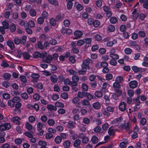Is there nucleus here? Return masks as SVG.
Listing matches in <instances>:
<instances>
[{"label":"nucleus","mask_w":148,"mask_h":148,"mask_svg":"<svg viewBox=\"0 0 148 148\" xmlns=\"http://www.w3.org/2000/svg\"><path fill=\"white\" fill-rule=\"evenodd\" d=\"M93 61L89 58H87L83 60L81 67L83 69H89V64L92 63Z\"/></svg>","instance_id":"1"},{"label":"nucleus","mask_w":148,"mask_h":148,"mask_svg":"<svg viewBox=\"0 0 148 148\" xmlns=\"http://www.w3.org/2000/svg\"><path fill=\"white\" fill-rule=\"evenodd\" d=\"M103 10L105 12L106 15L108 17H110L112 16V12L110 8L106 5L102 7Z\"/></svg>","instance_id":"2"},{"label":"nucleus","mask_w":148,"mask_h":148,"mask_svg":"<svg viewBox=\"0 0 148 148\" xmlns=\"http://www.w3.org/2000/svg\"><path fill=\"white\" fill-rule=\"evenodd\" d=\"M132 18L134 21H135L139 16V13L136 9L135 8L133 10L132 13Z\"/></svg>","instance_id":"3"},{"label":"nucleus","mask_w":148,"mask_h":148,"mask_svg":"<svg viewBox=\"0 0 148 148\" xmlns=\"http://www.w3.org/2000/svg\"><path fill=\"white\" fill-rule=\"evenodd\" d=\"M132 70L135 72H140L142 73L145 72V69L144 68L139 67L136 66H133L132 67Z\"/></svg>","instance_id":"4"},{"label":"nucleus","mask_w":148,"mask_h":148,"mask_svg":"<svg viewBox=\"0 0 148 148\" xmlns=\"http://www.w3.org/2000/svg\"><path fill=\"white\" fill-rule=\"evenodd\" d=\"M119 110L122 112H124L127 108V104L124 101L121 102L119 103Z\"/></svg>","instance_id":"5"},{"label":"nucleus","mask_w":148,"mask_h":148,"mask_svg":"<svg viewBox=\"0 0 148 148\" xmlns=\"http://www.w3.org/2000/svg\"><path fill=\"white\" fill-rule=\"evenodd\" d=\"M115 91L116 93L114 94L112 96L114 99L116 100L118 99L119 97L121 95L122 92L120 90H119L118 89L115 90Z\"/></svg>","instance_id":"6"},{"label":"nucleus","mask_w":148,"mask_h":148,"mask_svg":"<svg viewBox=\"0 0 148 148\" xmlns=\"http://www.w3.org/2000/svg\"><path fill=\"white\" fill-rule=\"evenodd\" d=\"M79 99L78 97H75L73 98L72 100V103L74 104H75V106L76 107L80 108L81 106V104L80 102H79Z\"/></svg>","instance_id":"7"},{"label":"nucleus","mask_w":148,"mask_h":148,"mask_svg":"<svg viewBox=\"0 0 148 148\" xmlns=\"http://www.w3.org/2000/svg\"><path fill=\"white\" fill-rule=\"evenodd\" d=\"M53 60V58L51 55H48L45 58L42 59V61L44 62L49 64L51 63Z\"/></svg>","instance_id":"8"},{"label":"nucleus","mask_w":148,"mask_h":148,"mask_svg":"<svg viewBox=\"0 0 148 148\" xmlns=\"http://www.w3.org/2000/svg\"><path fill=\"white\" fill-rule=\"evenodd\" d=\"M74 35L75 37V39H77L81 38L83 35L82 32L79 30H77L75 31L74 32Z\"/></svg>","instance_id":"9"},{"label":"nucleus","mask_w":148,"mask_h":148,"mask_svg":"<svg viewBox=\"0 0 148 148\" xmlns=\"http://www.w3.org/2000/svg\"><path fill=\"white\" fill-rule=\"evenodd\" d=\"M21 118L18 117V116L12 117L11 119V121L16 123L17 125H20L21 124V123L19 121L21 120Z\"/></svg>","instance_id":"10"},{"label":"nucleus","mask_w":148,"mask_h":148,"mask_svg":"<svg viewBox=\"0 0 148 148\" xmlns=\"http://www.w3.org/2000/svg\"><path fill=\"white\" fill-rule=\"evenodd\" d=\"M36 126L37 130L43 134L44 131L42 129L43 126L42 124L40 122H38Z\"/></svg>","instance_id":"11"},{"label":"nucleus","mask_w":148,"mask_h":148,"mask_svg":"<svg viewBox=\"0 0 148 148\" xmlns=\"http://www.w3.org/2000/svg\"><path fill=\"white\" fill-rule=\"evenodd\" d=\"M138 84V83L135 80L131 81L129 83V87L132 88H134L136 87Z\"/></svg>","instance_id":"12"},{"label":"nucleus","mask_w":148,"mask_h":148,"mask_svg":"<svg viewBox=\"0 0 148 148\" xmlns=\"http://www.w3.org/2000/svg\"><path fill=\"white\" fill-rule=\"evenodd\" d=\"M8 123H5L3 124H2L1 122V124H0V130L1 131H3L5 130H8L9 128L8 127Z\"/></svg>","instance_id":"13"},{"label":"nucleus","mask_w":148,"mask_h":148,"mask_svg":"<svg viewBox=\"0 0 148 148\" xmlns=\"http://www.w3.org/2000/svg\"><path fill=\"white\" fill-rule=\"evenodd\" d=\"M110 94L105 95L104 96V101L106 103V105H108L110 104L109 103L110 101Z\"/></svg>","instance_id":"14"},{"label":"nucleus","mask_w":148,"mask_h":148,"mask_svg":"<svg viewBox=\"0 0 148 148\" xmlns=\"http://www.w3.org/2000/svg\"><path fill=\"white\" fill-rule=\"evenodd\" d=\"M139 1L140 3H143V6L144 8L148 9V0H139Z\"/></svg>","instance_id":"15"},{"label":"nucleus","mask_w":148,"mask_h":148,"mask_svg":"<svg viewBox=\"0 0 148 148\" xmlns=\"http://www.w3.org/2000/svg\"><path fill=\"white\" fill-rule=\"evenodd\" d=\"M31 76L32 78V81L34 82H36L40 76L38 74H33L31 75Z\"/></svg>","instance_id":"16"},{"label":"nucleus","mask_w":148,"mask_h":148,"mask_svg":"<svg viewBox=\"0 0 148 148\" xmlns=\"http://www.w3.org/2000/svg\"><path fill=\"white\" fill-rule=\"evenodd\" d=\"M50 80L52 82L55 83L58 81V77L56 75L53 74L50 76Z\"/></svg>","instance_id":"17"},{"label":"nucleus","mask_w":148,"mask_h":148,"mask_svg":"<svg viewBox=\"0 0 148 148\" xmlns=\"http://www.w3.org/2000/svg\"><path fill=\"white\" fill-rule=\"evenodd\" d=\"M75 123L73 121H69L67 123V126L69 128L73 129L75 127Z\"/></svg>","instance_id":"18"},{"label":"nucleus","mask_w":148,"mask_h":148,"mask_svg":"<svg viewBox=\"0 0 148 148\" xmlns=\"http://www.w3.org/2000/svg\"><path fill=\"white\" fill-rule=\"evenodd\" d=\"M21 101L20 98L18 97L15 96L13 98L12 100H10V101H12L14 103H17Z\"/></svg>","instance_id":"19"},{"label":"nucleus","mask_w":148,"mask_h":148,"mask_svg":"<svg viewBox=\"0 0 148 148\" xmlns=\"http://www.w3.org/2000/svg\"><path fill=\"white\" fill-rule=\"evenodd\" d=\"M113 86L114 88V90L115 91V90L118 89L120 90L119 89L121 87V86L120 85V83L115 81L113 84Z\"/></svg>","instance_id":"20"},{"label":"nucleus","mask_w":148,"mask_h":148,"mask_svg":"<svg viewBox=\"0 0 148 148\" xmlns=\"http://www.w3.org/2000/svg\"><path fill=\"white\" fill-rule=\"evenodd\" d=\"M140 95H138L137 97L134 98L133 99V101L134 102H136V104L138 106H139L140 104V102L139 100Z\"/></svg>","instance_id":"21"},{"label":"nucleus","mask_w":148,"mask_h":148,"mask_svg":"<svg viewBox=\"0 0 148 148\" xmlns=\"http://www.w3.org/2000/svg\"><path fill=\"white\" fill-rule=\"evenodd\" d=\"M35 47L36 48H39L41 49H42L44 48L42 42L40 41L38 42V43L35 45Z\"/></svg>","instance_id":"22"},{"label":"nucleus","mask_w":148,"mask_h":148,"mask_svg":"<svg viewBox=\"0 0 148 148\" xmlns=\"http://www.w3.org/2000/svg\"><path fill=\"white\" fill-rule=\"evenodd\" d=\"M81 103L83 106H88L90 105L89 101L87 99H83L81 101Z\"/></svg>","instance_id":"23"},{"label":"nucleus","mask_w":148,"mask_h":148,"mask_svg":"<svg viewBox=\"0 0 148 148\" xmlns=\"http://www.w3.org/2000/svg\"><path fill=\"white\" fill-rule=\"evenodd\" d=\"M47 123L49 126H53L55 125V121L53 119H49L47 121Z\"/></svg>","instance_id":"24"},{"label":"nucleus","mask_w":148,"mask_h":148,"mask_svg":"<svg viewBox=\"0 0 148 148\" xmlns=\"http://www.w3.org/2000/svg\"><path fill=\"white\" fill-rule=\"evenodd\" d=\"M117 43V41L116 40L114 39L112 41H108L106 43V45L107 46L109 47H112L113 46V44H116Z\"/></svg>","instance_id":"25"},{"label":"nucleus","mask_w":148,"mask_h":148,"mask_svg":"<svg viewBox=\"0 0 148 148\" xmlns=\"http://www.w3.org/2000/svg\"><path fill=\"white\" fill-rule=\"evenodd\" d=\"M92 106L94 108L97 110L101 108L100 104L98 102L94 103L93 104Z\"/></svg>","instance_id":"26"},{"label":"nucleus","mask_w":148,"mask_h":148,"mask_svg":"<svg viewBox=\"0 0 148 148\" xmlns=\"http://www.w3.org/2000/svg\"><path fill=\"white\" fill-rule=\"evenodd\" d=\"M101 112L102 114L104 115L107 116H110V114L107 110L106 108H104L101 109Z\"/></svg>","instance_id":"27"},{"label":"nucleus","mask_w":148,"mask_h":148,"mask_svg":"<svg viewBox=\"0 0 148 148\" xmlns=\"http://www.w3.org/2000/svg\"><path fill=\"white\" fill-rule=\"evenodd\" d=\"M110 21L111 23L115 24L117 22L118 19L116 17H112L110 18Z\"/></svg>","instance_id":"28"},{"label":"nucleus","mask_w":148,"mask_h":148,"mask_svg":"<svg viewBox=\"0 0 148 148\" xmlns=\"http://www.w3.org/2000/svg\"><path fill=\"white\" fill-rule=\"evenodd\" d=\"M81 143V140L77 139L74 141L73 143V146L74 147H78L80 145Z\"/></svg>","instance_id":"29"},{"label":"nucleus","mask_w":148,"mask_h":148,"mask_svg":"<svg viewBox=\"0 0 148 148\" xmlns=\"http://www.w3.org/2000/svg\"><path fill=\"white\" fill-rule=\"evenodd\" d=\"M47 108L48 110H50L56 111L57 109L56 106L51 104L48 105L47 106Z\"/></svg>","instance_id":"30"},{"label":"nucleus","mask_w":148,"mask_h":148,"mask_svg":"<svg viewBox=\"0 0 148 148\" xmlns=\"http://www.w3.org/2000/svg\"><path fill=\"white\" fill-rule=\"evenodd\" d=\"M86 92H78L77 95L78 97L83 98L84 97H85Z\"/></svg>","instance_id":"31"},{"label":"nucleus","mask_w":148,"mask_h":148,"mask_svg":"<svg viewBox=\"0 0 148 148\" xmlns=\"http://www.w3.org/2000/svg\"><path fill=\"white\" fill-rule=\"evenodd\" d=\"M110 57L112 59L115 60H118L119 58V56L115 53L110 54Z\"/></svg>","instance_id":"32"},{"label":"nucleus","mask_w":148,"mask_h":148,"mask_svg":"<svg viewBox=\"0 0 148 148\" xmlns=\"http://www.w3.org/2000/svg\"><path fill=\"white\" fill-rule=\"evenodd\" d=\"M29 13L30 16L32 17L35 16L36 15V11L33 8H32L29 12Z\"/></svg>","instance_id":"33"},{"label":"nucleus","mask_w":148,"mask_h":148,"mask_svg":"<svg viewBox=\"0 0 148 148\" xmlns=\"http://www.w3.org/2000/svg\"><path fill=\"white\" fill-rule=\"evenodd\" d=\"M108 132L110 136L112 135H113L115 132L114 129L112 127H110L108 129Z\"/></svg>","instance_id":"34"},{"label":"nucleus","mask_w":148,"mask_h":148,"mask_svg":"<svg viewBox=\"0 0 148 148\" xmlns=\"http://www.w3.org/2000/svg\"><path fill=\"white\" fill-rule=\"evenodd\" d=\"M125 53L127 55L130 54L132 52V50L130 48H125L124 50Z\"/></svg>","instance_id":"35"},{"label":"nucleus","mask_w":148,"mask_h":148,"mask_svg":"<svg viewBox=\"0 0 148 148\" xmlns=\"http://www.w3.org/2000/svg\"><path fill=\"white\" fill-rule=\"evenodd\" d=\"M91 140L92 143L95 144H96L97 143L98 141V138L95 136H93Z\"/></svg>","instance_id":"36"},{"label":"nucleus","mask_w":148,"mask_h":148,"mask_svg":"<svg viewBox=\"0 0 148 148\" xmlns=\"http://www.w3.org/2000/svg\"><path fill=\"white\" fill-rule=\"evenodd\" d=\"M113 77V75L111 73H108L105 76L106 79L108 80L112 79Z\"/></svg>","instance_id":"37"},{"label":"nucleus","mask_w":148,"mask_h":148,"mask_svg":"<svg viewBox=\"0 0 148 148\" xmlns=\"http://www.w3.org/2000/svg\"><path fill=\"white\" fill-rule=\"evenodd\" d=\"M62 140V138L59 136H57L55 139V140L56 143L57 144L60 143Z\"/></svg>","instance_id":"38"},{"label":"nucleus","mask_w":148,"mask_h":148,"mask_svg":"<svg viewBox=\"0 0 148 148\" xmlns=\"http://www.w3.org/2000/svg\"><path fill=\"white\" fill-rule=\"evenodd\" d=\"M29 106H31L32 108H34L36 111H38L39 109V106L37 103H35L34 106L30 104Z\"/></svg>","instance_id":"39"},{"label":"nucleus","mask_w":148,"mask_h":148,"mask_svg":"<svg viewBox=\"0 0 148 148\" xmlns=\"http://www.w3.org/2000/svg\"><path fill=\"white\" fill-rule=\"evenodd\" d=\"M71 144V142L68 140H67L64 142L63 145L65 147L69 148Z\"/></svg>","instance_id":"40"},{"label":"nucleus","mask_w":148,"mask_h":148,"mask_svg":"<svg viewBox=\"0 0 148 148\" xmlns=\"http://www.w3.org/2000/svg\"><path fill=\"white\" fill-rule=\"evenodd\" d=\"M26 89L27 90V92L29 94H31L33 92V88L32 87L27 86L26 87Z\"/></svg>","instance_id":"41"},{"label":"nucleus","mask_w":148,"mask_h":148,"mask_svg":"<svg viewBox=\"0 0 148 148\" xmlns=\"http://www.w3.org/2000/svg\"><path fill=\"white\" fill-rule=\"evenodd\" d=\"M129 44L131 47H136L138 46L136 42L135 41L130 40L129 42Z\"/></svg>","instance_id":"42"},{"label":"nucleus","mask_w":148,"mask_h":148,"mask_svg":"<svg viewBox=\"0 0 148 148\" xmlns=\"http://www.w3.org/2000/svg\"><path fill=\"white\" fill-rule=\"evenodd\" d=\"M55 105L56 106L58 107L63 108L64 107V104L62 103L57 101L56 102Z\"/></svg>","instance_id":"43"},{"label":"nucleus","mask_w":148,"mask_h":148,"mask_svg":"<svg viewBox=\"0 0 148 148\" xmlns=\"http://www.w3.org/2000/svg\"><path fill=\"white\" fill-rule=\"evenodd\" d=\"M48 1L50 4L54 5L55 6L58 5V2L56 0H48Z\"/></svg>","instance_id":"44"},{"label":"nucleus","mask_w":148,"mask_h":148,"mask_svg":"<svg viewBox=\"0 0 148 148\" xmlns=\"http://www.w3.org/2000/svg\"><path fill=\"white\" fill-rule=\"evenodd\" d=\"M108 31L110 32H113L115 31V28L114 25H110L108 27Z\"/></svg>","instance_id":"45"},{"label":"nucleus","mask_w":148,"mask_h":148,"mask_svg":"<svg viewBox=\"0 0 148 148\" xmlns=\"http://www.w3.org/2000/svg\"><path fill=\"white\" fill-rule=\"evenodd\" d=\"M94 38L95 40L98 41H100L102 39L101 36L98 34L95 35Z\"/></svg>","instance_id":"46"},{"label":"nucleus","mask_w":148,"mask_h":148,"mask_svg":"<svg viewBox=\"0 0 148 148\" xmlns=\"http://www.w3.org/2000/svg\"><path fill=\"white\" fill-rule=\"evenodd\" d=\"M109 63L112 65L115 66L117 64V62L115 60L112 59L109 61Z\"/></svg>","instance_id":"47"},{"label":"nucleus","mask_w":148,"mask_h":148,"mask_svg":"<svg viewBox=\"0 0 148 148\" xmlns=\"http://www.w3.org/2000/svg\"><path fill=\"white\" fill-rule=\"evenodd\" d=\"M62 97L64 99H66L68 98V95L67 92H63L61 94Z\"/></svg>","instance_id":"48"},{"label":"nucleus","mask_w":148,"mask_h":148,"mask_svg":"<svg viewBox=\"0 0 148 148\" xmlns=\"http://www.w3.org/2000/svg\"><path fill=\"white\" fill-rule=\"evenodd\" d=\"M82 89L85 91H87L88 89V85L84 83L82 84Z\"/></svg>","instance_id":"49"},{"label":"nucleus","mask_w":148,"mask_h":148,"mask_svg":"<svg viewBox=\"0 0 148 148\" xmlns=\"http://www.w3.org/2000/svg\"><path fill=\"white\" fill-rule=\"evenodd\" d=\"M19 79L21 82L24 83H25L27 82L26 77L24 75H20L19 77Z\"/></svg>","instance_id":"50"},{"label":"nucleus","mask_w":148,"mask_h":148,"mask_svg":"<svg viewBox=\"0 0 148 148\" xmlns=\"http://www.w3.org/2000/svg\"><path fill=\"white\" fill-rule=\"evenodd\" d=\"M95 96L98 98L101 97L103 96V94L101 92L96 91L95 93Z\"/></svg>","instance_id":"51"},{"label":"nucleus","mask_w":148,"mask_h":148,"mask_svg":"<svg viewBox=\"0 0 148 148\" xmlns=\"http://www.w3.org/2000/svg\"><path fill=\"white\" fill-rule=\"evenodd\" d=\"M21 96L23 99L25 100L27 99L28 97V94L26 92H24L21 94Z\"/></svg>","instance_id":"52"},{"label":"nucleus","mask_w":148,"mask_h":148,"mask_svg":"<svg viewBox=\"0 0 148 148\" xmlns=\"http://www.w3.org/2000/svg\"><path fill=\"white\" fill-rule=\"evenodd\" d=\"M146 123V120L144 118H143L141 119L140 124L142 126L145 125Z\"/></svg>","instance_id":"53"},{"label":"nucleus","mask_w":148,"mask_h":148,"mask_svg":"<svg viewBox=\"0 0 148 148\" xmlns=\"http://www.w3.org/2000/svg\"><path fill=\"white\" fill-rule=\"evenodd\" d=\"M85 95V97H86L89 100H91L93 99V96L89 93L86 92Z\"/></svg>","instance_id":"54"},{"label":"nucleus","mask_w":148,"mask_h":148,"mask_svg":"<svg viewBox=\"0 0 148 148\" xmlns=\"http://www.w3.org/2000/svg\"><path fill=\"white\" fill-rule=\"evenodd\" d=\"M47 132L49 133L52 134L56 132V130L55 129H53L52 128H49L47 129Z\"/></svg>","instance_id":"55"},{"label":"nucleus","mask_w":148,"mask_h":148,"mask_svg":"<svg viewBox=\"0 0 148 148\" xmlns=\"http://www.w3.org/2000/svg\"><path fill=\"white\" fill-rule=\"evenodd\" d=\"M2 24L3 25V27L5 29H8L9 27V23L8 22H7L6 21H3Z\"/></svg>","instance_id":"56"},{"label":"nucleus","mask_w":148,"mask_h":148,"mask_svg":"<svg viewBox=\"0 0 148 148\" xmlns=\"http://www.w3.org/2000/svg\"><path fill=\"white\" fill-rule=\"evenodd\" d=\"M92 25H93L95 27H97L100 25V23L98 20H96L94 21V22Z\"/></svg>","instance_id":"57"},{"label":"nucleus","mask_w":148,"mask_h":148,"mask_svg":"<svg viewBox=\"0 0 148 148\" xmlns=\"http://www.w3.org/2000/svg\"><path fill=\"white\" fill-rule=\"evenodd\" d=\"M23 56L24 58L25 59H28L30 57V56L29 55V53L27 52L23 53Z\"/></svg>","instance_id":"58"},{"label":"nucleus","mask_w":148,"mask_h":148,"mask_svg":"<svg viewBox=\"0 0 148 148\" xmlns=\"http://www.w3.org/2000/svg\"><path fill=\"white\" fill-rule=\"evenodd\" d=\"M96 77V75L94 74H91L89 76V79L91 82H93Z\"/></svg>","instance_id":"59"},{"label":"nucleus","mask_w":148,"mask_h":148,"mask_svg":"<svg viewBox=\"0 0 148 148\" xmlns=\"http://www.w3.org/2000/svg\"><path fill=\"white\" fill-rule=\"evenodd\" d=\"M123 77L122 76H119L117 77L115 81L119 83H121V82L123 81Z\"/></svg>","instance_id":"60"},{"label":"nucleus","mask_w":148,"mask_h":148,"mask_svg":"<svg viewBox=\"0 0 148 148\" xmlns=\"http://www.w3.org/2000/svg\"><path fill=\"white\" fill-rule=\"evenodd\" d=\"M16 29V27L14 24H12L10 26V30L12 32H14Z\"/></svg>","instance_id":"61"},{"label":"nucleus","mask_w":148,"mask_h":148,"mask_svg":"<svg viewBox=\"0 0 148 148\" xmlns=\"http://www.w3.org/2000/svg\"><path fill=\"white\" fill-rule=\"evenodd\" d=\"M47 117L45 115L42 116L40 118V120L43 122L45 123L47 120Z\"/></svg>","instance_id":"62"},{"label":"nucleus","mask_w":148,"mask_h":148,"mask_svg":"<svg viewBox=\"0 0 148 148\" xmlns=\"http://www.w3.org/2000/svg\"><path fill=\"white\" fill-rule=\"evenodd\" d=\"M82 122L86 124H88L90 122V119L87 117H84L83 119Z\"/></svg>","instance_id":"63"},{"label":"nucleus","mask_w":148,"mask_h":148,"mask_svg":"<svg viewBox=\"0 0 148 148\" xmlns=\"http://www.w3.org/2000/svg\"><path fill=\"white\" fill-rule=\"evenodd\" d=\"M128 144L127 140L125 142H123L120 144V146L121 148H126V145Z\"/></svg>","instance_id":"64"}]
</instances>
